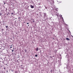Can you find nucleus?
I'll return each instance as SVG.
<instances>
[{
	"label": "nucleus",
	"instance_id": "1",
	"mask_svg": "<svg viewBox=\"0 0 73 73\" xmlns=\"http://www.w3.org/2000/svg\"><path fill=\"white\" fill-rule=\"evenodd\" d=\"M44 18H45L46 16V14L45 13H44Z\"/></svg>",
	"mask_w": 73,
	"mask_h": 73
},
{
	"label": "nucleus",
	"instance_id": "2",
	"mask_svg": "<svg viewBox=\"0 0 73 73\" xmlns=\"http://www.w3.org/2000/svg\"><path fill=\"white\" fill-rule=\"evenodd\" d=\"M30 7L31 8H34V6L32 5H31Z\"/></svg>",
	"mask_w": 73,
	"mask_h": 73
},
{
	"label": "nucleus",
	"instance_id": "3",
	"mask_svg": "<svg viewBox=\"0 0 73 73\" xmlns=\"http://www.w3.org/2000/svg\"><path fill=\"white\" fill-rule=\"evenodd\" d=\"M36 51H38V47H37L35 49Z\"/></svg>",
	"mask_w": 73,
	"mask_h": 73
},
{
	"label": "nucleus",
	"instance_id": "4",
	"mask_svg": "<svg viewBox=\"0 0 73 73\" xmlns=\"http://www.w3.org/2000/svg\"><path fill=\"white\" fill-rule=\"evenodd\" d=\"M31 20H33V23H35V19H31Z\"/></svg>",
	"mask_w": 73,
	"mask_h": 73
},
{
	"label": "nucleus",
	"instance_id": "5",
	"mask_svg": "<svg viewBox=\"0 0 73 73\" xmlns=\"http://www.w3.org/2000/svg\"><path fill=\"white\" fill-rule=\"evenodd\" d=\"M66 40H70V39L68 38H66Z\"/></svg>",
	"mask_w": 73,
	"mask_h": 73
},
{
	"label": "nucleus",
	"instance_id": "6",
	"mask_svg": "<svg viewBox=\"0 0 73 73\" xmlns=\"http://www.w3.org/2000/svg\"><path fill=\"white\" fill-rule=\"evenodd\" d=\"M25 52H27V49H25Z\"/></svg>",
	"mask_w": 73,
	"mask_h": 73
},
{
	"label": "nucleus",
	"instance_id": "7",
	"mask_svg": "<svg viewBox=\"0 0 73 73\" xmlns=\"http://www.w3.org/2000/svg\"><path fill=\"white\" fill-rule=\"evenodd\" d=\"M15 73H18V72H17V71H16L15 72Z\"/></svg>",
	"mask_w": 73,
	"mask_h": 73
},
{
	"label": "nucleus",
	"instance_id": "8",
	"mask_svg": "<svg viewBox=\"0 0 73 73\" xmlns=\"http://www.w3.org/2000/svg\"><path fill=\"white\" fill-rule=\"evenodd\" d=\"M37 54H36L35 55V57H37Z\"/></svg>",
	"mask_w": 73,
	"mask_h": 73
},
{
	"label": "nucleus",
	"instance_id": "9",
	"mask_svg": "<svg viewBox=\"0 0 73 73\" xmlns=\"http://www.w3.org/2000/svg\"><path fill=\"white\" fill-rule=\"evenodd\" d=\"M1 31H4V29H1Z\"/></svg>",
	"mask_w": 73,
	"mask_h": 73
},
{
	"label": "nucleus",
	"instance_id": "10",
	"mask_svg": "<svg viewBox=\"0 0 73 73\" xmlns=\"http://www.w3.org/2000/svg\"><path fill=\"white\" fill-rule=\"evenodd\" d=\"M6 28H8V26H6Z\"/></svg>",
	"mask_w": 73,
	"mask_h": 73
},
{
	"label": "nucleus",
	"instance_id": "11",
	"mask_svg": "<svg viewBox=\"0 0 73 73\" xmlns=\"http://www.w3.org/2000/svg\"><path fill=\"white\" fill-rule=\"evenodd\" d=\"M51 72H53V70H51L50 71Z\"/></svg>",
	"mask_w": 73,
	"mask_h": 73
},
{
	"label": "nucleus",
	"instance_id": "12",
	"mask_svg": "<svg viewBox=\"0 0 73 73\" xmlns=\"http://www.w3.org/2000/svg\"><path fill=\"white\" fill-rule=\"evenodd\" d=\"M11 15H13V13H11Z\"/></svg>",
	"mask_w": 73,
	"mask_h": 73
},
{
	"label": "nucleus",
	"instance_id": "13",
	"mask_svg": "<svg viewBox=\"0 0 73 73\" xmlns=\"http://www.w3.org/2000/svg\"><path fill=\"white\" fill-rule=\"evenodd\" d=\"M12 52H13V51H14V50H12Z\"/></svg>",
	"mask_w": 73,
	"mask_h": 73
},
{
	"label": "nucleus",
	"instance_id": "14",
	"mask_svg": "<svg viewBox=\"0 0 73 73\" xmlns=\"http://www.w3.org/2000/svg\"><path fill=\"white\" fill-rule=\"evenodd\" d=\"M12 48V46L10 47V48Z\"/></svg>",
	"mask_w": 73,
	"mask_h": 73
},
{
	"label": "nucleus",
	"instance_id": "15",
	"mask_svg": "<svg viewBox=\"0 0 73 73\" xmlns=\"http://www.w3.org/2000/svg\"><path fill=\"white\" fill-rule=\"evenodd\" d=\"M4 70H5V68H4Z\"/></svg>",
	"mask_w": 73,
	"mask_h": 73
},
{
	"label": "nucleus",
	"instance_id": "16",
	"mask_svg": "<svg viewBox=\"0 0 73 73\" xmlns=\"http://www.w3.org/2000/svg\"><path fill=\"white\" fill-rule=\"evenodd\" d=\"M27 24H29V23H27Z\"/></svg>",
	"mask_w": 73,
	"mask_h": 73
},
{
	"label": "nucleus",
	"instance_id": "17",
	"mask_svg": "<svg viewBox=\"0 0 73 73\" xmlns=\"http://www.w3.org/2000/svg\"><path fill=\"white\" fill-rule=\"evenodd\" d=\"M7 72H8V71H7Z\"/></svg>",
	"mask_w": 73,
	"mask_h": 73
},
{
	"label": "nucleus",
	"instance_id": "18",
	"mask_svg": "<svg viewBox=\"0 0 73 73\" xmlns=\"http://www.w3.org/2000/svg\"><path fill=\"white\" fill-rule=\"evenodd\" d=\"M4 4H5V3H4Z\"/></svg>",
	"mask_w": 73,
	"mask_h": 73
},
{
	"label": "nucleus",
	"instance_id": "19",
	"mask_svg": "<svg viewBox=\"0 0 73 73\" xmlns=\"http://www.w3.org/2000/svg\"><path fill=\"white\" fill-rule=\"evenodd\" d=\"M19 19H20V18L19 17Z\"/></svg>",
	"mask_w": 73,
	"mask_h": 73
},
{
	"label": "nucleus",
	"instance_id": "20",
	"mask_svg": "<svg viewBox=\"0 0 73 73\" xmlns=\"http://www.w3.org/2000/svg\"><path fill=\"white\" fill-rule=\"evenodd\" d=\"M53 40H54V38H53Z\"/></svg>",
	"mask_w": 73,
	"mask_h": 73
},
{
	"label": "nucleus",
	"instance_id": "21",
	"mask_svg": "<svg viewBox=\"0 0 73 73\" xmlns=\"http://www.w3.org/2000/svg\"><path fill=\"white\" fill-rule=\"evenodd\" d=\"M60 3H61V2H60Z\"/></svg>",
	"mask_w": 73,
	"mask_h": 73
},
{
	"label": "nucleus",
	"instance_id": "22",
	"mask_svg": "<svg viewBox=\"0 0 73 73\" xmlns=\"http://www.w3.org/2000/svg\"><path fill=\"white\" fill-rule=\"evenodd\" d=\"M12 46V45H11V46Z\"/></svg>",
	"mask_w": 73,
	"mask_h": 73
},
{
	"label": "nucleus",
	"instance_id": "23",
	"mask_svg": "<svg viewBox=\"0 0 73 73\" xmlns=\"http://www.w3.org/2000/svg\"><path fill=\"white\" fill-rule=\"evenodd\" d=\"M15 19H17V18H16Z\"/></svg>",
	"mask_w": 73,
	"mask_h": 73
},
{
	"label": "nucleus",
	"instance_id": "24",
	"mask_svg": "<svg viewBox=\"0 0 73 73\" xmlns=\"http://www.w3.org/2000/svg\"><path fill=\"white\" fill-rule=\"evenodd\" d=\"M28 26H29V25H28Z\"/></svg>",
	"mask_w": 73,
	"mask_h": 73
}]
</instances>
